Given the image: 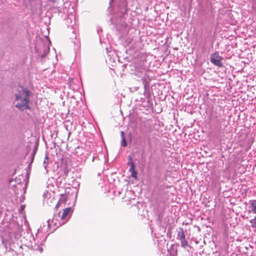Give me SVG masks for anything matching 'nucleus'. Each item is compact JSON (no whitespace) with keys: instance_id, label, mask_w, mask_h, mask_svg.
Returning <instances> with one entry per match:
<instances>
[{"instance_id":"nucleus-3","label":"nucleus","mask_w":256,"mask_h":256,"mask_svg":"<svg viewBox=\"0 0 256 256\" xmlns=\"http://www.w3.org/2000/svg\"><path fill=\"white\" fill-rule=\"evenodd\" d=\"M70 211V208H65L61 216H60V213L58 215H55L52 219V222L54 221H56L57 222L58 221V224H59V222H64L63 224L65 223L64 220L66 219V217L69 214Z\"/></svg>"},{"instance_id":"nucleus-6","label":"nucleus","mask_w":256,"mask_h":256,"mask_svg":"<svg viewBox=\"0 0 256 256\" xmlns=\"http://www.w3.org/2000/svg\"><path fill=\"white\" fill-rule=\"evenodd\" d=\"M250 208L251 210H248L249 213L253 212L256 214V200L252 202Z\"/></svg>"},{"instance_id":"nucleus-5","label":"nucleus","mask_w":256,"mask_h":256,"mask_svg":"<svg viewBox=\"0 0 256 256\" xmlns=\"http://www.w3.org/2000/svg\"><path fill=\"white\" fill-rule=\"evenodd\" d=\"M186 238L184 232L182 228H180L178 232V238L180 240Z\"/></svg>"},{"instance_id":"nucleus-16","label":"nucleus","mask_w":256,"mask_h":256,"mask_svg":"<svg viewBox=\"0 0 256 256\" xmlns=\"http://www.w3.org/2000/svg\"><path fill=\"white\" fill-rule=\"evenodd\" d=\"M120 136H121L122 138H125L124 137V132H121Z\"/></svg>"},{"instance_id":"nucleus-4","label":"nucleus","mask_w":256,"mask_h":256,"mask_svg":"<svg viewBox=\"0 0 256 256\" xmlns=\"http://www.w3.org/2000/svg\"><path fill=\"white\" fill-rule=\"evenodd\" d=\"M222 60V58L219 55L218 52H215L212 54L210 58V62L214 65L220 68L223 66Z\"/></svg>"},{"instance_id":"nucleus-10","label":"nucleus","mask_w":256,"mask_h":256,"mask_svg":"<svg viewBox=\"0 0 256 256\" xmlns=\"http://www.w3.org/2000/svg\"><path fill=\"white\" fill-rule=\"evenodd\" d=\"M250 222L252 228H256V215L254 219L250 220Z\"/></svg>"},{"instance_id":"nucleus-7","label":"nucleus","mask_w":256,"mask_h":256,"mask_svg":"<svg viewBox=\"0 0 256 256\" xmlns=\"http://www.w3.org/2000/svg\"><path fill=\"white\" fill-rule=\"evenodd\" d=\"M30 246L33 248L34 250H38L40 252H42V247H40L38 245L35 244L34 246L32 244L30 245Z\"/></svg>"},{"instance_id":"nucleus-15","label":"nucleus","mask_w":256,"mask_h":256,"mask_svg":"<svg viewBox=\"0 0 256 256\" xmlns=\"http://www.w3.org/2000/svg\"><path fill=\"white\" fill-rule=\"evenodd\" d=\"M49 194H50L48 193V192H46V193L44 194V196L46 198V197H48Z\"/></svg>"},{"instance_id":"nucleus-18","label":"nucleus","mask_w":256,"mask_h":256,"mask_svg":"<svg viewBox=\"0 0 256 256\" xmlns=\"http://www.w3.org/2000/svg\"><path fill=\"white\" fill-rule=\"evenodd\" d=\"M142 80H143V82L144 83V87H146V84H145V82H144V78H142Z\"/></svg>"},{"instance_id":"nucleus-13","label":"nucleus","mask_w":256,"mask_h":256,"mask_svg":"<svg viewBox=\"0 0 256 256\" xmlns=\"http://www.w3.org/2000/svg\"><path fill=\"white\" fill-rule=\"evenodd\" d=\"M131 173V176L132 177H133L134 178H137V172L136 171H134V172H130Z\"/></svg>"},{"instance_id":"nucleus-12","label":"nucleus","mask_w":256,"mask_h":256,"mask_svg":"<svg viewBox=\"0 0 256 256\" xmlns=\"http://www.w3.org/2000/svg\"><path fill=\"white\" fill-rule=\"evenodd\" d=\"M128 164L130 165V166H132V164H134V162H133L132 159L130 156H129L128 158Z\"/></svg>"},{"instance_id":"nucleus-11","label":"nucleus","mask_w":256,"mask_h":256,"mask_svg":"<svg viewBox=\"0 0 256 256\" xmlns=\"http://www.w3.org/2000/svg\"><path fill=\"white\" fill-rule=\"evenodd\" d=\"M121 146H126V142L125 138H122Z\"/></svg>"},{"instance_id":"nucleus-1","label":"nucleus","mask_w":256,"mask_h":256,"mask_svg":"<svg viewBox=\"0 0 256 256\" xmlns=\"http://www.w3.org/2000/svg\"><path fill=\"white\" fill-rule=\"evenodd\" d=\"M30 92L27 88L20 87L15 94L16 100L18 101L16 107L20 110L30 109Z\"/></svg>"},{"instance_id":"nucleus-17","label":"nucleus","mask_w":256,"mask_h":256,"mask_svg":"<svg viewBox=\"0 0 256 256\" xmlns=\"http://www.w3.org/2000/svg\"><path fill=\"white\" fill-rule=\"evenodd\" d=\"M50 2L54 3L56 2V0H48Z\"/></svg>"},{"instance_id":"nucleus-8","label":"nucleus","mask_w":256,"mask_h":256,"mask_svg":"<svg viewBox=\"0 0 256 256\" xmlns=\"http://www.w3.org/2000/svg\"><path fill=\"white\" fill-rule=\"evenodd\" d=\"M181 242V246L184 248H186V246H188V242L187 240H186V238L184 239L180 240Z\"/></svg>"},{"instance_id":"nucleus-2","label":"nucleus","mask_w":256,"mask_h":256,"mask_svg":"<svg viewBox=\"0 0 256 256\" xmlns=\"http://www.w3.org/2000/svg\"><path fill=\"white\" fill-rule=\"evenodd\" d=\"M64 223V222H60L59 224H58L56 222L54 221V222H52V220H51L49 219L45 223H44L42 226H41L38 229V234H38L40 232L45 233L51 228H52L54 230L55 229L63 224Z\"/></svg>"},{"instance_id":"nucleus-9","label":"nucleus","mask_w":256,"mask_h":256,"mask_svg":"<svg viewBox=\"0 0 256 256\" xmlns=\"http://www.w3.org/2000/svg\"><path fill=\"white\" fill-rule=\"evenodd\" d=\"M48 156H46L45 157L44 160V161L43 166H44V169L46 170V172H48V170H46V168L48 166Z\"/></svg>"},{"instance_id":"nucleus-14","label":"nucleus","mask_w":256,"mask_h":256,"mask_svg":"<svg viewBox=\"0 0 256 256\" xmlns=\"http://www.w3.org/2000/svg\"><path fill=\"white\" fill-rule=\"evenodd\" d=\"M129 171L130 172H133L136 171L134 170V164H132V166H130Z\"/></svg>"}]
</instances>
